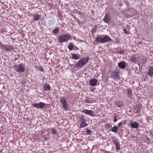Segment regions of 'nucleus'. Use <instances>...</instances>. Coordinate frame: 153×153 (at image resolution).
Returning <instances> with one entry per match:
<instances>
[{
  "label": "nucleus",
  "instance_id": "cd10ccee",
  "mask_svg": "<svg viewBox=\"0 0 153 153\" xmlns=\"http://www.w3.org/2000/svg\"><path fill=\"white\" fill-rule=\"evenodd\" d=\"M128 94L130 95H132V91L131 89H129L128 90Z\"/></svg>",
  "mask_w": 153,
  "mask_h": 153
},
{
  "label": "nucleus",
  "instance_id": "f8f14e48",
  "mask_svg": "<svg viewBox=\"0 0 153 153\" xmlns=\"http://www.w3.org/2000/svg\"><path fill=\"white\" fill-rule=\"evenodd\" d=\"M130 125H131V127L133 128H137L139 126V124L137 122H135L132 123H130Z\"/></svg>",
  "mask_w": 153,
  "mask_h": 153
},
{
  "label": "nucleus",
  "instance_id": "0eeeda50",
  "mask_svg": "<svg viewBox=\"0 0 153 153\" xmlns=\"http://www.w3.org/2000/svg\"><path fill=\"white\" fill-rule=\"evenodd\" d=\"M103 20L104 22L108 24L110 23L111 20V17L109 13H107L105 14Z\"/></svg>",
  "mask_w": 153,
  "mask_h": 153
},
{
  "label": "nucleus",
  "instance_id": "b1692460",
  "mask_svg": "<svg viewBox=\"0 0 153 153\" xmlns=\"http://www.w3.org/2000/svg\"><path fill=\"white\" fill-rule=\"evenodd\" d=\"M73 45L72 43H70L68 46V48L69 50L71 51L73 49Z\"/></svg>",
  "mask_w": 153,
  "mask_h": 153
},
{
  "label": "nucleus",
  "instance_id": "39448f33",
  "mask_svg": "<svg viewBox=\"0 0 153 153\" xmlns=\"http://www.w3.org/2000/svg\"><path fill=\"white\" fill-rule=\"evenodd\" d=\"M60 99L63 108L66 110H68V105L64 97H61Z\"/></svg>",
  "mask_w": 153,
  "mask_h": 153
},
{
  "label": "nucleus",
  "instance_id": "dca6fc26",
  "mask_svg": "<svg viewBox=\"0 0 153 153\" xmlns=\"http://www.w3.org/2000/svg\"><path fill=\"white\" fill-rule=\"evenodd\" d=\"M148 74L150 76H153V66L150 68L148 72Z\"/></svg>",
  "mask_w": 153,
  "mask_h": 153
},
{
  "label": "nucleus",
  "instance_id": "a211bd4d",
  "mask_svg": "<svg viewBox=\"0 0 153 153\" xmlns=\"http://www.w3.org/2000/svg\"><path fill=\"white\" fill-rule=\"evenodd\" d=\"M71 55L72 56V58L73 59H79L80 58L78 56L76 55L74 53L72 54Z\"/></svg>",
  "mask_w": 153,
  "mask_h": 153
},
{
  "label": "nucleus",
  "instance_id": "4468645a",
  "mask_svg": "<svg viewBox=\"0 0 153 153\" xmlns=\"http://www.w3.org/2000/svg\"><path fill=\"white\" fill-rule=\"evenodd\" d=\"M119 66L121 68H124L126 66V63L124 62H121L118 64Z\"/></svg>",
  "mask_w": 153,
  "mask_h": 153
},
{
  "label": "nucleus",
  "instance_id": "f3484780",
  "mask_svg": "<svg viewBox=\"0 0 153 153\" xmlns=\"http://www.w3.org/2000/svg\"><path fill=\"white\" fill-rule=\"evenodd\" d=\"M40 17L39 15L38 14H34L33 16V19L34 21H37L39 19Z\"/></svg>",
  "mask_w": 153,
  "mask_h": 153
},
{
  "label": "nucleus",
  "instance_id": "72a5a7b5",
  "mask_svg": "<svg viewBox=\"0 0 153 153\" xmlns=\"http://www.w3.org/2000/svg\"><path fill=\"white\" fill-rule=\"evenodd\" d=\"M120 54H123L125 53V51L123 50H120V51H118Z\"/></svg>",
  "mask_w": 153,
  "mask_h": 153
},
{
  "label": "nucleus",
  "instance_id": "423d86ee",
  "mask_svg": "<svg viewBox=\"0 0 153 153\" xmlns=\"http://www.w3.org/2000/svg\"><path fill=\"white\" fill-rule=\"evenodd\" d=\"M82 112L92 117H94L96 115L94 111L91 110H88L86 109H84L82 110Z\"/></svg>",
  "mask_w": 153,
  "mask_h": 153
},
{
  "label": "nucleus",
  "instance_id": "7c9ffc66",
  "mask_svg": "<svg viewBox=\"0 0 153 153\" xmlns=\"http://www.w3.org/2000/svg\"><path fill=\"white\" fill-rule=\"evenodd\" d=\"M113 141L114 143H118V142L116 139L114 138L113 140Z\"/></svg>",
  "mask_w": 153,
  "mask_h": 153
},
{
  "label": "nucleus",
  "instance_id": "aec40b11",
  "mask_svg": "<svg viewBox=\"0 0 153 153\" xmlns=\"http://www.w3.org/2000/svg\"><path fill=\"white\" fill-rule=\"evenodd\" d=\"M92 102V101L91 100L90 98L87 97L85 100V102L86 103H91Z\"/></svg>",
  "mask_w": 153,
  "mask_h": 153
},
{
  "label": "nucleus",
  "instance_id": "e433bc0d",
  "mask_svg": "<svg viewBox=\"0 0 153 153\" xmlns=\"http://www.w3.org/2000/svg\"><path fill=\"white\" fill-rule=\"evenodd\" d=\"M117 121V118L116 117H114V122H115Z\"/></svg>",
  "mask_w": 153,
  "mask_h": 153
},
{
  "label": "nucleus",
  "instance_id": "f257e3e1",
  "mask_svg": "<svg viewBox=\"0 0 153 153\" xmlns=\"http://www.w3.org/2000/svg\"><path fill=\"white\" fill-rule=\"evenodd\" d=\"M89 57H88L82 58L78 62L75 64L74 67L75 68H78L79 67L82 68L88 62Z\"/></svg>",
  "mask_w": 153,
  "mask_h": 153
},
{
  "label": "nucleus",
  "instance_id": "bb28decb",
  "mask_svg": "<svg viewBox=\"0 0 153 153\" xmlns=\"http://www.w3.org/2000/svg\"><path fill=\"white\" fill-rule=\"evenodd\" d=\"M85 132L88 135H90L91 133V131L89 129H87L86 131H85Z\"/></svg>",
  "mask_w": 153,
  "mask_h": 153
},
{
  "label": "nucleus",
  "instance_id": "2eb2a0df",
  "mask_svg": "<svg viewBox=\"0 0 153 153\" xmlns=\"http://www.w3.org/2000/svg\"><path fill=\"white\" fill-rule=\"evenodd\" d=\"M44 89L45 91H47L50 90V88L49 85H48L47 83H46L44 84Z\"/></svg>",
  "mask_w": 153,
  "mask_h": 153
},
{
  "label": "nucleus",
  "instance_id": "4c0bfd02",
  "mask_svg": "<svg viewBox=\"0 0 153 153\" xmlns=\"http://www.w3.org/2000/svg\"><path fill=\"white\" fill-rule=\"evenodd\" d=\"M122 124V122H120V123L118 124V127H120V126Z\"/></svg>",
  "mask_w": 153,
  "mask_h": 153
},
{
  "label": "nucleus",
  "instance_id": "ea45409f",
  "mask_svg": "<svg viewBox=\"0 0 153 153\" xmlns=\"http://www.w3.org/2000/svg\"><path fill=\"white\" fill-rule=\"evenodd\" d=\"M1 30L2 31H4V29H2Z\"/></svg>",
  "mask_w": 153,
  "mask_h": 153
},
{
  "label": "nucleus",
  "instance_id": "6ab92c4d",
  "mask_svg": "<svg viewBox=\"0 0 153 153\" xmlns=\"http://www.w3.org/2000/svg\"><path fill=\"white\" fill-rule=\"evenodd\" d=\"M13 50H14V48L13 46H12L11 45H8V46L7 47V52L11 51Z\"/></svg>",
  "mask_w": 153,
  "mask_h": 153
},
{
  "label": "nucleus",
  "instance_id": "c756f323",
  "mask_svg": "<svg viewBox=\"0 0 153 153\" xmlns=\"http://www.w3.org/2000/svg\"><path fill=\"white\" fill-rule=\"evenodd\" d=\"M135 110L136 111H137V113L139 112L140 111V109L139 107H136L135 108Z\"/></svg>",
  "mask_w": 153,
  "mask_h": 153
},
{
  "label": "nucleus",
  "instance_id": "a19ab883",
  "mask_svg": "<svg viewBox=\"0 0 153 153\" xmlns=\"http://www.w3.org/2000/svg\"><path fill=\"white\" fill-rule=\"evenodd\" d=\"M152 135H153V133H152Z\"/></svg>",
  "mask_w": 153,
  "mask_h": 153
},
{
  "label": "nucleus",
  "instance_id": "f03ea898",
  "mask_svg": "<svg viewBox=\"0 0 153 153\" xmlns=\"http://www.w3.org/2000/svg\"><path fill=\"white\" fill-rule=\"evenodd\" d=\"M96 41L97 42H107L111 40V38L108 36H105L103 37L98 36L96 38Z\"/></svg>",
  "mask_w": 153,
  "mask_h": 153
},
{
  "label": "nucleus",
  "instance_id": "412c9836",
  "mask_svg": "<svg viewBox=\"0 0 153 153\" xmlns=\"http://www.w3.org/2000/svg\"><path fill=\"white\" fill-rule=\"evenodd\" d=\"M118 128V127H117L116 126H114V127L111 129V131L113 132L116 133Z\"/></svg>",
  "mask_w": 153,
  "mask_h": 153
},
{
  "label": "nucleus",
  "instance_id": "ddd939ff",
  "mask_svg": "<svg viewBox=\"0 0 153 153\" xmlns=\"http://www.w3.org/2000/svg\"><path fill=\"white\" fill-rule=\"evenodd\" d=\"M0 46L2 49L6 50L7 51L8 45L3 44L2 43H0Z\"/></svg>",
  "mask_w": 153,
  "mask_h": 153
},
{
  "label": "nucleus",
  "instance_id": "9b49d317",
  "mask_svg": "<svg viewBox=\"0 0 153 153\" xmlns=\"http://www.w3.org/2000/svg\"><path fill=\"white\" fill-rule=\"evenodd\" d=\"M129 60L132 63H135L138 62V59L136 57L134 56H131L129 59Z\"/></svg>",
  "mask_w": 153,
  "mask_h": 153
},
{
  "label": "nucleus",
  "instance_id": "393cba45",
  "mask_svg": "<svg viewBox=\"0 0 153 153\" xmlns=\"http://www.w3.org/2000/svg\"><path fill=\"white\" fill-rule=\"evenodd\" d=\"M59 32V29L56 28L54 29L53 31V33L54 34H57Z\"/></svg>",
  "mask_w": 153,
  "mask_h": 153
},
{
  "label": "nucleus",
  "instance_id": "c9c22d12",
  "mask_svg": "<svg viewBox=\"0 0 153 153\" xmlns=\"http://www.w3.org/2000/svg\"><path fill=\"white\" fill-rule=\"evenodd\" d=\"M39 70L43 72L44 71V69L41 66H40V67H39Z\"/></svg>",
  "mask_w": 153,
  "mask_h": 153
},
{
  "label": "nucleus",
  "instance_id": "4be33fe9",
  "mask_svg": "<svg viewBox=\"0 0 153 153\" xmlns=\"http://www.w3.org/2000/svg\"><path fill=\"white\" fill-rule=\"evenodd\" d=\"M116 104L118 107H121L122 106L123 104L120 101H117L115 102Z\"/></svg>",
  "mask_w": 153,
  "mask_h": 153
},
{
  "label": "nucleus",
  "instance_id": "c85d7f7f",
  "mask_svg": "<svg viewBox=\"0 0 153 153\" xmlns=\"http://www.w3.org/2000/svg\"><path fill=\"white\" fill-rule=\"evenodd\" d=\"M116 149L117 150H119L120 149V147L119 144H115Z\"/></svg>",
  "mask_w": 153,
  "mask_h": 153
},
{
  "label": "nucleus",
  "instance_id": "1a4fd4ad",
  "mask_svg": "<svg viewBox=\"0 0 153 153\" xmlns=\"http://www.w3.org/2000/svg\"><path fill=\"white\" fill-rule=\"evenodd\" d=\"M119 72L117 70L113 71L111 74L112 76L115 79H117L119 77Z\"/></svg>",
  "mask_w": 153,
  "mask_h": 153
},
{
  "label": "nucleus",
  "instance_id": "5701e85b",
  "mask_svg": "<svg viewBox=\"0 0 153 153\" xmlns=\"http://www.w3.org/2000/svg\"><path fill=\"white\" fill-rule=\"evenodd\" d=\"M87 125L86 123L85 122L82 123L79 125L80 127L81 128H83L86 127Z\"/></svg>",
  "mask_w": 153,
  "mask_h": 153
},
{
  "label": "nucleus",
  "instance_id": "2f4dec72",
  "mask_svg": "<svg viewBox=\"0 0 153 153\" xmlns=\"http://www.w3.org/2000/svg\"><path fill=\"white\" fill-rule=\"evenodd\" d=\"M51 133L52 134H56V133L57 132V131L56 130H55L54 129H51Z\"/></svg>",
  "mask_w": 153,
  "mask_h": 153
},
{
  "label": "nucleus",
  "instance_id": "6e6552de",
  "mask_svg": "<svg viewBox=\"0 0 153 153\" xmlns=\"http://www.w3.org/2000/svg\"><path fill=\"white\" fill-rule=\"evenodd\" d=\"M33 106L37 108H42L44 107L45 104L42 102H40L38 103H35L33 105Z\"/></svg>",
  "mask_w": 153,
  "mask_h": 153
},
{
  "label": "nucleus",
  "instance_id": "20e7f679",
  "mask_svg": "<svg viewBox=\"0 0 153 153\" xmlns=\"http://www.w3.org/2000/svg\"><path fill=\"white\" fill-rule=\"evenodd\" d=\"M71 37L69 34H62L58 37V39L61 43L65 42L68 40Z\"/></svg>",
  "mask_w": 153,
  "mask_h": 153
},
{
  "label": "nucleus",
  "instance_id": "473e14b6",
  "mask_svg": "<svg viewBox=\"0 0 153 153\" xmlns=\"http://www.w3.org/2000/svg\"><path fill=\"white\" fill-rule=\"evenodd\" d=\"M80 121H81L82 122V123L85 122V119L83 117H80Z\"/></svg>",
  "mask_w": 153,
  "mask_h": 153
},
{
  "label": "nucleus",
  "instance_id": "f704fd0d",
  "mask_svg": "<svg viewBox=\"0 0 153 153\" xmlns=\"http://www.w3.org/2000/svg\"><path fill=\"white\" fill-rule=\"evenodd\" d=\"M123 31L125 33L127 34H128L129 33V32L126 29H124L123 30Z\"/></svg>",
  "mask_w": 153,
  "mask_h": 153
},
{
  "label": "nucleus",
  "instance_id": "9d476101",
  "mask_svg": "<svg viewBox=\"0 0 153 153\" xmlns=\"http://www.w3.org/2000/svg\"><path fill=\"white\" fill-rule=\"evenodd\" d=\"M97 79H93L90 80L89 84L91 86H94L97 85Z\"/></svg>",
  "mask_w": 153,
  "mask_h": 153
},
{
  "label": "nucleus",
  "instance_id": "a878e982",
  "mask_svg": "<svg viewBox=\"0 0 153 153\" xmlns=\"http://www.w3.org/2000/svg\"><path fill=\"white\" fill-rule=\"evenodd\" d=\"M112 127L111 125L107 124L105 125V128H107V129H110Z\"/></svg>",
  "mask_w": 153,
  "mask_h": 153
},
{
  "label": "nucleus",
  "instance_id": "7ed1b4c3",
  "mask_svg": "<svg viewBox=\"0 0 153 153\" xmlns=\"http://www.w3.org/2000/svg\"><path fill=\"white\" fill-rule=\"evenodd\" d=\"M14 68L15 71L19 73L24 72L25 70V65L23 64L15 65Z\"/></svg>",
  "mask_w": 153,
  "mask_h": 153
},
{
  "label": "nucleus",
  "instance_id": "58836bf2",
  "mask_svg": "<svg viewBox=\"0 0 153 153\" xmlns=\"http://www.w3.org/2000/svg\"><path fill=\"white\" fill-rule=\"evenodd\" d=\"M91 91L92 92H94V89H92V90H91Z\"/></svg>",
  "mask_w": 153,
  "mask_h": 153
}]
</instances>
